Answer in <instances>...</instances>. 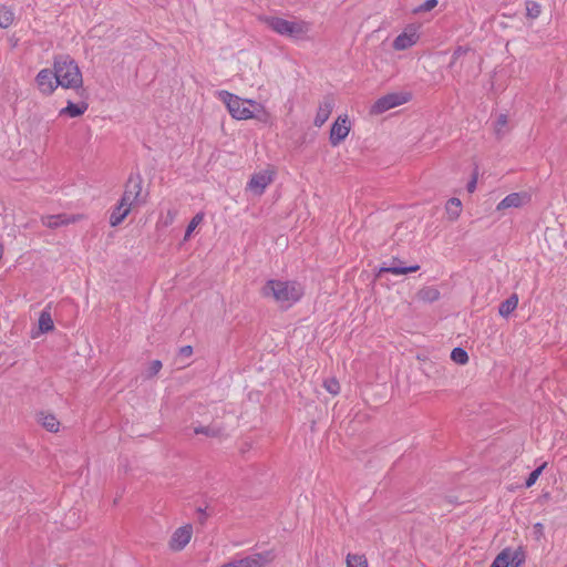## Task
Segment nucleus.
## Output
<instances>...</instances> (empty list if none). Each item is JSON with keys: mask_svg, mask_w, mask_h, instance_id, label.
Segmentation results:
<instances>
[{"mask_svg": "<svg viewBox=\"0 0 567 567\" xmlns=\"http://www.w3.org/2000/svg\"><path fill=\"white\" fill-rule=\"evenodd\" d=\"M146 196L147 194L143 193L142 175L138 172H132L124 185L120 200L134 209L145 204Z\"/></svg>", "mask_w": 567, "mask_h": 567, "instance_id": "5", "label": "nucleus"}, {"mask_svg": "<svg viewBox=\"0 0 567 567\" xmlns=\"http://www.w3.org/2000/svg\"><path fill=\"white\" fill-rule=\"evenodd\" d=\"M259 20L272 32L292 40H303L311 28L309 22L298 18L288 20L277 16H261Z\"/></svg>", "mask_w": 567, "mask_h": 567, "instance_id": "3", "label": "nucleus"}, {"mask_svg": "<svg viewBox=\"0 0 567 567\" xmlns=\"http://www.w3.org/2000/svg\"><path fill=\"white\" fill-rule=\"evenodd\" d=\"M133 210L132 207L127 206L125 203L118 200L117 205L113 208L110 215V225L112 227H116L123 223V220L128 216V214Z\"/></svg>", "mask_w": 567, "mask_h": 567, "instance_id": "16", "label": "nucleus"}, {"mask_svg": "<svg viewBox=\"0 0 567 567\" xmlns=\"http://www.w3.org/2000/svg\"><path fill=\"white\" fill-rule=\"evenodd\" d=\"M39 422L49 432L55 433V432L59 431L60 422L58 421V419L53 414L40 413L39 414Z\"/></svg>", "mask_w": 567, "mask_h": 567, "instance_id": "20", "label": "nucleus"}, {"mask_svg": "<svg viewBox=\"0 0 567 567\" xmlns=\"http://www.w3.org/2000/svg\"><path fill=\"white\" fill-rule=\"evenodd\" d=\"M507 123H508V120H507V116L505 114H501L496 122H495V134L497 135L498 138L503 137L504 134H505V127L507 126Z\"/></svg>", "mask_w": 567, "mask_h": 567, "instance_id": "30", "label": "nucleus"}, {"mask_svg": "<svg viewBox=\"0 0 567 567\" xmlns=\"http://www.w3.org/2000/svg\"><path fill=\"white\" fill-rule=\"evenodd\" d=\"M525 7L526 16L530 19H537L542 13V6L534 0H527Z\"/></svg>", "mask_w": 567, "mask_h": 567, "instance_id": "26", "label": "nucleus"}, {"mask_svg": "<svg viewBox=\"0 0 567 567\" xmlns=\"http://www.w3.org/2000/svg\"><path fill=\"white\" fill-rule=\"evenodd\" d=\"M274 556L270 551L256 553L250 556L236 560L238 567H264L272 560Z\"/></svg>", "mask_w": 567, "mask_h": 567, "instance_id": "13", "label": "nucleus"}, {"mask_svg": "<svg viewBox=\"0 0 567 567\" xmlns=\"http://www.w3.org/2000/svg\"><path fill=\"white\" fill-rule=\"evenodd\" d=\"M507 554L508 567H520L525 560V555L522 550H512L511 548H505L502 550Z\"/></svg>", "mask_w": 567, "mask_h": 567, "instance_id": "21", "label": "nucleus"}, {"mask_svg": "<svg viewBox=\"0 0 567 567\" xmlns=\"http://www.w3.org/2000/svg\"><path fill=\"white\" fill-rule=\"evenodd\" d=\"M53 328H54V323L51 318V313L47 310H43L39 317V329L42 332H49V331L53 330Z\"/></svg>", "mask_w": 567, "mask_h": 567, "instance_id": "23", "label": "nucleus"}, {"mask_svg": "<svg viewBox=\"0 0 567 567\" xmlns=\"http://www.w3.org/2000/svg\"><path fill=\"white\" fill-rule=\"evenodd\" d=\"M54 71L60 86L79 89L83 84L82 73L78 63L70 55H59L54 59Z\"/></svg>", "mask_w": 567, "mask_h": 567, "instance_id": "4", "label": "nucleus"}, {"mask_svg": "<svg viewBox=\"0 0 567 567\" xmlns=\"http://www.w3.org/2000/svg\"><path fill=\"white\" fill-rule=\"evenodd\" d=\"M193 535V526L190 524H186L182 527H178L172 535L169 540L171 549L175 551H179L186 547L189 543Z\"/></svg>", "mask_w": 567, "mask_h": 567, "instance_id": "9", "label": "nucleus"}, {"mask_svg": "<svg viewBox=\"0 0 567 567\" xmlns=\"http://www.w3.org/2000/svg\"><path fill=\"white\" fill-rule=\"evenodd\" d=\"M89 105L85 102L73 103L71 101L68 102V105L60 110V116L66 115L70 117H78L85 113Z\"/></svg>", "mask_w": 567, "mask_h": 567, "instance_id": "18", "label": "nucleus"}, {"mask_svg": "<svg viewBox=\"0 0 567 567\" xmlns=\"http://www.w3.org/2000/svg\"><path fill=\"white\" fill-rule=\"evenodd\" d=\"M216 94L235 120H261V116L268 115L265 106L254 100L241 99L225 90H220Z\"/></svg>", "mask_w": 567, "mask_h": 567, "instance_id": "2", "label": "nucleus"}, {"mask_svg": "<svg viewBox=\"0 0 567 567\" xmlns=\"http://www.w3.org/2000/svg\"><path fill=\"white\" fill-rule=\"evenodd\" d=\"M82 218L81 215H68V214H58V215H47L41 217V224L44 227L55 229L62 226H66L70 224H74Z\"/></svg>", "mask_w": 567, "mask_h": 567, "instance_id": "10", "label": "nucleus"}, {"mask_svg": "<svg viewBox=\"0 0 567 567\" xmlns=\"http://www.w3.org/2000/svg\"><path fill=\"white\" fill-rule=\"evenodd\" d=\"M220 567H238V564L237 561H230V563H227V564H224L223 566Z\"/></svg>", "mask_w": 567, "mask_h": 567, "instance_id": "42", "label": "nucleus"}, {"mask_svg": "<svg viewBox=\"0 0 567 567\" xmlns=\"http://www.w3.org/2000/svg\"><path fill=\"white\" fill-rule=\"evenodd\" d=\"M437 6V0H426L419 8L415 9V12H426L431 11L433 8Z\"/></svg>", "mask_w": 567, "mask_h": 567, "instance_id": "37", "label": "nucleus"}, {"mask_svg": "<svg viewBox=\"0 0 567 567\" xmlns=\"http://www.w3.org/2000/svg\"><path fill=\"white\" fill-rule=\"evenodd\" d=\"M526 195L525 194H522V193H512L509 195H507L506 197H504L498 204H497V207L496 209L497 210H503V209H507V208H517V207H520L523 206V204L525 203V199H526Z\"/></svg>", "mask_w": 567, "mask_h": 567, "instance_id": "17", "label": "nucleus"}, {"mask_svg": "<svg viewBox=\"0 0 567 567\" xmlns=\"http://www.w3.org/2000/svg\"><path fill=\"white\" fill-rule=\"evenodd\" d=\"M350 130L351 125L348 115L338 116L330 130L329 141L331 145L338 146L342 141L346 140Z\"/></svg>", "mask_w": 567, "mask_h": 567, "instance_id": "7", "label": "nucleus"}, {"mask_svg": "<svg viewBox=\"0 0 567 567\" xmlns=\"http://www.w3.org/2000/svg\"><path fill=\"white\" fill-rule=\"evenodd\" d=\"M198 512H199L200 514H203V515L205 514V513H204V511H203L202 508H198Z\"/></svg>", "mask_w": 567, "mask_h": 567, "instance_id": "43", "label": "nucleus"}, {"mask_svg": "<svg viewBox=\"0 0 567 567\" xmlns=\"http://www.w3.org/2000/svg\"><path fill=\"white\" fill-rule=\"evenodd\" d=\"M476 188V177H473L472 181L468 182L467 184V190L470 193H473Z\"/></svg>", "mask_w": 567, "mask_h": 567, "instance_id": "40", "label": "nucleus"}, {"mask_svg": "<svg viewBox=\"0 0 567 567\" xmlns=\"http://www.w3.org/2000/svg\"><path fill=\"white\" fill-rule=\"evenodd\" d=\"M445 209L450 219L455 220L461 214L462 203L458 198L453 197L447 200Z\"/></svg>", "mask_w": 567, "mask_h": 567, "instance_id": "22", "label": "nucleus"}, {"mask_svg": "<svg viewBox=\"0 0 567 567\" xmlns=\"http://www.w3.org/2000/svg\"><path fill=\"white\" fill-rule=\"evenodd\" d=\"M193 354V348L190 346H184L179 349V355L188 358Z\"/></svg>", "mask_w": 567, "mask_h": 567, "instance_id": "38", "label": "nucleus"}, {"mask_svg": "<svg viewBox=\"0 0 567 567\" xmlns=\"http://www.w3.org/2000/svg\"><path fill=\"white\" fill-rule=\"evenodd\" d=\"M410 100L408 93H390L378 99L371 106V113L379 115L393 107L400 106Z\"/></svg>", "mask_w": 567, "mask_h": 567, "instance_id": "6", "label": "nucleus"}, {"mask_svg": "<svg viewBox=\"0 0 567 567\" xmlns=\"http://www.w3.org/2000/svg\"><path fill=\"white\" fill-rule=\"evenodd\" d=\"M508 559L507 554L501 551L495 559L493 560L492 565L489 567H508Z\"/></svg>", "mask_w": 567, "mask_h": 567, "instance_id": "35", "label": "nucleus"}, {"mask_svg": "<svg viewBox=\"0 0 567 567\" xmlns=\"http://www.w3.org/2000/svg\"><path fill=\"white\" fill-rule=\"evenodd\" d=\"M195 434H204L206 436L215 437L219 435L220 431L213 426H197L194 429Z\"/></svg>", "mask_w": 567, "mask_h": 567, "instance_id": "32", "label": "nucleus"}, {"mask_svg": "<svg viewBox=\"0 0 567 567\" xmlns=\"http://www.w3.org/2000/svg\"><path fill=\"white\" fill-rule=\"evenodd\" d=\"M162 367L163 364L159 360L152 361L147 370V378L156 375L161 371Z\"/></svg>", "mask_w": 567, "mask_h": 567, "instance_id": "36", "label": "nucleus"}, {"mask_svg": "<svg viewBox=\"0 0 567 567\" xmlns=\"http://www.w3.org/2000/svg\"><path fill=\"white\" fill-rule=\"evenodd\" d=\"M204 220V214L203 213H198L196 214L192 220L189 221L187 228H186V231H185V236H184V240H188L189 237L192 236L193 231L196 229V227Z\"/></svg>", "mask_w": 567, "mask_h": 567, "instance_id": "28", "label": "nucleus"}, {"mask_svg": "<svg viewBox=\"0 0 567 567\" xmlns=\"http://www.w3.org/2000/svg\"><path fill=\"white\" fill-rule=\"evenodd\" d=\"M347 567H369L364 555L348 554L346 558Z\"/></svg>", "mask_w": 567, "mask_h": 567, "instance_id": "24", "label": "nucleus"}, {"mask_svg": "<svg viewBox=\"0 0 567 567\" xmlns=\"http://www.w3.org/2000/svg\"><path fill=\"white\" fill-rule=\"evenodd\" d=\"M534 528H535L539 534H542V533H543V528H544V526H543V524H542V523H536V524L534 525Z\"/></svg>", "mask_w": 567, "mask_h": 567, "instance_id": "41", "label": "nucleus"}, {"mask_svg": "<svg viewBox=\"0 0 567 567\" xmlns=\"http://www.w3.org/2000/svg\"><path fill=\"white\" fill-rule=\"evenodd\" d=\"M451 359L458 364H466L468 362L467 352L460 347H456L451 352Z\"/></svg>", "mask_w": 567, "mask_h": 567, "instance_id": "27", "label": "nucleus"}, {"mask_svg": "<svg viewBox=\"0 0 567 567\" xmlns=\"http://www.w3.org/2000/svg\"><path fill=\"white\" fill-rule=\"evenodd\" d=\"M323 388L332 395H337L340 392V384L336 378H329L323 381Z\"/></svg>", "mask_w": 567, "mask_h": 567, "instance_id": "31", "label": "nucleus"}, {"mask_svg": "<svg viewBox=\"0 0 567 567\" xmlns=\"http://www.w3.org/2000/svg\"><path fill=\"white\" fill-rule=\"evenodd\" d=\"M419 40L416 29L409 28L399 34L393 41V48L398 51L406 50L414 45Z\"/></svg>", "mask_w": 567, "mask_h": 567, "instance_id": "14", "label": "nucleus"}, {"mask_svg": "<svg viewBox=\"0 0 567 567\" xmlns=\"http://www.w3.org/2000/svg\"><path fill=\"white\" fill-rule=\"evenodd\" d=\"M272 182V175L268 171L257 173L251 176L247 184V188L254 194L260 196L264 194L267 186Z\"/></svg>", "mask_w": 567, "mask_h": 567, "instance_id": "11", "label": "nucleus"}, {"mask_svg": "<svg viewBox=\"0 0 567 567\" xmlns=\"http://www.w3.org/2000/svg\"><path fill=\"white\" fill-rule=\"evenodd\" d=\"M466 49L462 48V47H458L454 52H453V61L457 60L462 54L466 53Z\"/></svg>", "mask_w": 567, "mask_h": 567, "instance_id": "39", "label": "nucleus"}, {"mask_svg": "<svg viewBox=\"0 0 567 567\" xmlns=\"http://www.w3.org/2000/svg\"><path fill=\"white\" fill-rule=\"evenodd\" d=\"M517 305H518V297L516 293H513L506 300L501 302V305L498 307L499 316L507 318L517 308Z\"/></svg>", "mask_w": 567, "mask_h": 567, "instance_id": "19", "label": "nucleus"}, {"mask_svg": "<svg viewBox=\"0 0 567 567\" xmlns=\"http://www.w3.org/2000/svg\"><path fill=\"white\" fill-rule=\"evenodd\" d=\"M177 216V210L176 209H168L166 212V215L165 216H162L158 220V224H162L164 227H167L169 225H172L175 220Z\"/></svg>", "mask_w": 567, "mask_h": 567, "instance_id": "34", "label": "nucleus"}, {"mask_svg": "<svg viewBox=\"0 0 567 567\" xmlns=\"http://www.w3.org/2000/svg\"><path fill=\"white\" fill-rule=\"evenodd\" d=\"M546 464L544 463L543 465L538 466L537 468H535L527 477L526 482H525V486L526 487H532L536 481L538 480L539 475L542 474L543 470L545 468Z\"/></svg>", "mask_w": 567, "mask_h": 567, "instance_id": "33", "label": "nucleus"}, {"mask_svg": "<svg viewBox=\"0 0 567 567\" xmlns=\"http://www.w3.org/2000/svg\"><path fill=\"white\" fill-rule=\"evenodd\" d=\"M35 82L39 90L45 95L52 94L59 86L55 71L52 72L49 69L41 70L35 76Z\"/></svg>", "mask_w": 567, "mask_h": 567, "instance_id": "8", "label": "nucleus"}, {"mask_svg": "<svg viewBox=\"0 0 567 567\" xmlns=\"http://www.w3.org/2000/svg\"><path fill=\"white\" fill-rule=\"evenodd\" d=\"M420 269V266L419 265H414V266H403V262L398 259V258H393L391 260V264L388 265V266H382L380 269H379V276L383 272H390V274H393L395 276H401V275H406V274H410V272H415Z\"/></svg>", "mask_w": 567, "mask_h": 567, "instance_id": "15", "label": "nucleus"}, {"mask_svg": "<svg viewBox=\"0 0 567 567\" xmlns=\"http://www.w3.org/2000/svg\"><path fill=\"white\" fill-rule=\"evenodd\" d=\"M14 20V13L13 11L8 7H1L0 8V27L1 28H9Z\"/></svg>", "mask_w": 567, "mask_h": 567, "instance_id": "25", "label": "nucleus"}, {"mask_svg": "<svg viewBox=\"0 0 567 567\" xmlns=\"http://www.w3.org/2000/svg\"><path fill=\"white\" fill-rule=\"evenodd\" d=\"M260 293L266 299H271L280 308L289 309L303 296L301 284L293 280L269 279L261 288Z\"/></svg>", "mask_w": 567, "mask_h": 567, "instance_id": "1", "label": "nucleus"}, {"mask_svg": "<svg viewBox=\"0 0 567 567\" xmlns=\"http://www.w3.org/2000/svg\"><path fill=\"white\" fill-rule=\"evenodd\" d=\"M420 298L425 301H435L440 298V292L437 289L427 287L420 291Z\"/></svg>", "mask_w": 567, "mask_h": 567, "instance_id": "29", "label": "nucleus"}, {"mask_svg": "<svg viewBox=\"0 0 567 567\" xmlns=\"http://www.w3.org/2000/svg\"><path fill=\"white\" fill-rule=\"evenodd\" d=\"M334 104V99L331 95H327L322 99V101L319 103L318 111L313 120L315 126L321 127L328 121Z\"/></svg>", "mask_w": 567, "mask_h": 567, "instance_id": "12", "label": "nucleus"}]
</instances>
